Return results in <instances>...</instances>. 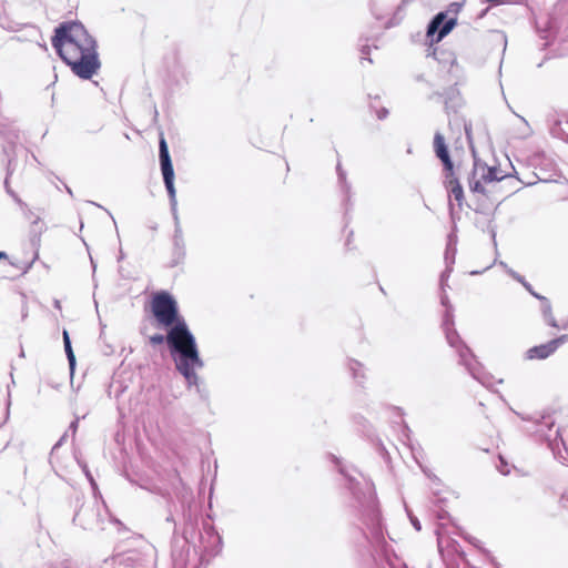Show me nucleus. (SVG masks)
I'll list each match as a JSON object with an SVG mask.
<instances>
[{
	"label": "nucleus",
	"instance_id": "nucleus-21",
	"mask_svg": "<svg viewBox=\"0 0 568 568\" xmlns=\"http://www.w3.org/2000/svg\"><path fill=\"white\" fill-rule=\"evenodd\" d=\"M7 258V254L4 252H0V260Z\"/></svg>",
	"mask_w": 568,
	"mask_h": 568
},
{
	"label": "nucleus",
	"instance_id": "nucleus-3",
	"mask_svg": "<svg viewBox=\"0 0 568 568\" xmlns=\"http://www.w3.org/2000/svg\"><path fill=\"white\" fill-rule=\"evenodd\" d=\"M434 148L436 155L442 160V162L445 165V169L448 171L445 184L449 195L450 212L452 214H454L455 206H457L458 209L463 206L464 191L457 179L454 178L453 163L448 155V151L444 142V136L440 133H436L435 135Z\"/></svg>",
	"mask_w": 568,
	"mask_h": 568
},
{
	"label": "nucleus",
	"instance_id": "nucleus-5",
	"mask_svg": "<svg viewBox=\"0 0 568 568\" xmlns=\"http://www.w3.org/2000/svg\"><path fill=\"white\" fill-rule=\"evenodd\" d=\"M160 162H161V170H162L165 187L170 195L171 209H172L174 217L176 219V204L178 203H176V195H175V187H174V171H173L171 158L169 154L168 144H166V141L164 138H161V140H160Z\"/></svg>",
	"mask_w": 568,
	"mask_h": 568
},
{
	"label": "nucleus",
	"instance_id": "nucleus-8",
	"mask_svg": "<svg viewBox=\"0 0 568 568\" xmlns=\"http://www.w3.org/2000/svg\"><path fill=\"white\" fill-rule=\"evenodd\" d=\"M568 341V335H562L556 339H552L546 344L531 347L527 351V358L529 359H544L551 355L561 344Z\"/></svg>",
	"mask_w": 568,
	"mask_h": 568
},
{
	"label": "nucleus",
	"instance_id": "nucleus-2",
	"mask_svg": "<svg viewBox=\"0 0 568 568\" xmlns=\"http://www.w3.org/2000/svg\"><path fill=\"white\" fill-rule=\"evenodd\" d=\"M166 342L171 347L176 369L184 376L189 386L197 385L196 369L202 368L203 362L195 338L185 322H178L170 328Z\"/></svg>",
	"mask_w": 568,
	"mask_h": 568
},
{
	"label": "nucleus",
	"instance_id": "nucleus-19",
	"mask_svg": "<svg viewBox=\"0 0 568 568\" xmlns=\"http://www.w3.org/2000/svg\"><path fill=\"white\" fill-rule=\"evenodd\" d=\"M386 115H387V111H386V110H383V111H381V112L378 113V118H379V119H384V118H386Z\"/></svg>",
	"mask_w": 568,
	"mask_h": 568
},
{
	"label": "nucleus",
	"instance_id": "nucleus-24",
	"mask_svg": "<svg viewBox=\"0 0 568 568\" xmlns=\"http://www.w3.org/2000/svg\"><path fill=\"white\" fill-rule=\"evenodd\" d=\"M477 179H479L480 183L484 185V181H483V179H480V175H477Z\"/></svg>",
	"mask_w": 568,
	"mask_h": 568
},
{
	"label": "nucleus",
	"instance_id": "nucleus-15",
	"mask_svg": "<svg viewBox=\"0 0 568 568\" xmlns=\"http://www.w3.org/2000/svg\"><path fill=\"white\" fill-rule=\"evenodd\" d=\"M552 132H554V134H555L556 136H560V138H561V136H562V134H564V130L561 129L560 124H557V126L554 129V131H552Z\"/></svg>",
	"mask_w": 568,
	"mask_h": 568
},
{
	"label": "nucleus",
	"instance_id": "nucleus-20",
	"mask_svg": "<svg viewBox=\"0 0 568 568\" xmlns=\"http://www.w3.org/2000/svg\"><path fill=\"white\" fill-rule=\"evenodd\" d=\"M460 357H462V359L464 361V363H465L467 366H469V364H468V362H467V359H466L465 354H463V353H462V354H460Z\"/></svg>",
	"mask_w": 568,
	"mask_h": 568
},
{
	"label": "nucleus",
	"instance_id": "nucleus-1",
	"mask_svg": "<svg viewBox=\"0 0 568 568\" xmlns=\"http://www.w3.org/2000/svg\"><path fill=\"white\" fill-rule=\"evenodd\" d=\"M52 45L72 72L81 79H91L100 69L95 40L78 22L61 24L55 30Z\"/></svg>",
	"mask_w": 568,
	"mask_h": 568
},
{
	"label": "nucleus",
	"instance_id": "nucleus-12",
	"mask_svg": "<svg viewBox=\"0 0 568 568\" xmlns=\"http://www.w3.org/2000/svg\"><path fill=\"white\" fill-rule=\"evenodd\" d=\"M503 267H505V270L507 271V273L513 277L515 278L516 281H518L519 283H524V277L521 275H519L518 273H516L515 271H513L511 268H508L507 265L504 263V262H500L499 263Z\"/></svg>",
	"mask_w": 568,
	"mask_h": 568
},
{
	"label": "nucleus",
	"instance_id": "nucleus-6",
	"mask_svg": "<svg viewBox=\"0 0 568 568\" xmlns=\"http://www.w3.org/2000/svg\"><path fill=\"white\" fill-rule=\"evenodd\" d=\"M477 175H480V179H483L484 183H490L503 179V176L498 175V172L495 168H489L481 162L475 161L471 174L468 180V184L470 191L478 193H484L485 189L484 185L480 183V180L477 179Z\"/></svg>",
	"mask_w": 568,
	"mask_h": 568
},
{
	"label": "nucleus",
	"instance_id": "nucleus-14",
	"mask_svg": "<svg viewBox=\"0 0 568 568\" xmlns=\"http://www.w3.org/2000/svg\"><path fill=\"white\" fill-rule=\"evenodd\" d=\"M524 285V287L531 294L534 295L535 297H539L540 295L537 294L536 292L532 291L531 286L529 283H527L525 280H524V283H521Z\"/></svg>",
	"mask_w": 568,
	"mask_h": 568
},
{
	"label": "nucleus",
	"instance_id": "nucleus-7",
	"mask_svg": "<svg viewBox=\"0 0 568 568\" xmlns=\"http://www.w3.org/2000/svg\"><path fill=\"white\" fill-rule=\"evenodd\" d=\"M456 24V19L450 18L446 20V13L439 12L432 20L430 24L427 29V36L434 37L436 32L437 37L435 39L436 42H439L445 36H447Z\"/></svg>",
	"mask_w": 568,
	"mask_h": 568
},
{
	"label": "nucleus",
	"instance_id": "nucleus-13",
	"mask_svg": "<svg viewBox=\"0 0 568 568\" xmlns=\"http://www.w3.org/2000/svg\"><path fill=\"white\" fill-rule=\"evenodd\" d=\"M166 339V337H164L163 335L161 334H155L153 336L150 337V342L153 344V345H159V344H162L164 341Z\"/></svg>",
	"mask_w": 568,
	"mask_h": 568
},
{
	"label": "nucleus",
	"instance_id": "nucleus-17",
	"mask_svg": "<svg viewBox=\"0 0 568 568\" xmlns=\"http://www.w3.org/2000/svg\"><path fill=\"white\" fill-rule=\"evenodd\" d=\"M447 338H448L449 344H450L452 346H454V345H455V337H454V336H452L450 334H447Z\"/></svg>",
	"mask_w": 568,
	"mask_h": 568
},
{
	"label": "nucleus",
	"instance_id": "nucleus-18",
	"mask_svg": "<svg viewBox=\"0 0 568 568\" xmlns=\"http://www.w3.org/2000/svg\"><path fill=\"white\" fill-rule=\"evenodd\" d=\"M64 342H70V337L67 331H63V343Z\"/></svg>",
	"mask_w": 568,
	"mask_h": 568
},
{
	"label": "nucleus",
	"instance_id": "nucleus-16",
	"mask_svg": "<svg viewBox=\"0 0 568 568\" xmlns=\"http://www.w3.org/2000/svg\"><path fill=\"white\" fill-rule=\"evenodd\" d=\"M413 526L416 528V530H420V524L416 518H410Z\"/></svg>",
	"mask_w": 568,
	"mask_h": 568
},
{
	"label": "nucleus",
	"instance_id": "nucleus-22",
	"mask_svg": "<svg viewBox=\"0 0 568 568\" xmlns=\"http://www.w3.org/2000/svg\"><path fill=\"white\" fill-rule=\"evenodd\" d=\"M500 473L507 475L509 471L500 468Z\"/></svg>",
	"mask_w": 568,
	"mask_h": 568
},
{
	"label": "nucleus",
	"instance_id": "nucleus-11",
	"mask_svg": "<svg viewBox=\"0 0 568 568\" xmlns=\"http://www.w3.org/2000/svg\"><path fill=\"white\" fill-rule=\"evenodd\" d=\"M63 344H64L65 354H67V357L69 361L70 371H71V373H73L74 366H75V356L72 351L71 342H64Z\"/></svg>",
	"mask_w": 568,
	"mask_h": 568
},
{
	"label": "nucleus",
	"instance_id": "nucleus-9",
	"mask_svg": "<svg viewBox=\"0 0 568 568\" xmlns=\"http://www.w3.org/2000/svg\"><path fill=\"white\" fill-rule=\"evenodd\" d=\"M538 300L542 301V313H544L546 322L549 325L557 327V323L551 314V306H550L549 301L544 296H539Z\"/></svg>",
	"mask_w": 568,
	"mask_h": 568
},
{
	"label": "nucleus",
	"instance_id": "nucleus-4",
	"mask_svg": "<svg viewBox=\"0 0 568 568\" xmlns=\"http://www.w3.org/2000/svg\"><path fill=\"white\" fill-rule=\"evenodd\" d=\"M151 308L156 321L165 327H173L178 322H184L178 314L175 300L166 292H160L153 296Z\"/></svg>",
	"mask_w": 568,
	"mask_h": 568
},
{
	"label": "nucleus",
	"instance_id": "nucleus-23",
	"mask_svg": "<svg viewBox=\"0 0 568 568\" xmlns=\"http://www.w3.org/2000/svg\"><path fill=\"white\" fill-rule=\"evenodd\" d=\"M75 427H77V422H73V423L71 424V428L75 429Z\"/></svg>",
	"mask_w": 568,
	"mask_h": 568
},
{
	"label": "nucleus",
	"instance_id": "nucleus-10",
	"mask_svg": "<svg viewBox=\"0 0 568 568\" xmlns=\"http://www.w3.org/2000/svg\"><path fill=\"white\" fill-rule=\"evenodd\" d=\"M517 116L520 120V126L518 128V136L523 139L530 136L532 131L529 123L523 116Z\"/></svg>",
	"mask_w": 568,
	"mask_h": 568
}]
</instances>
